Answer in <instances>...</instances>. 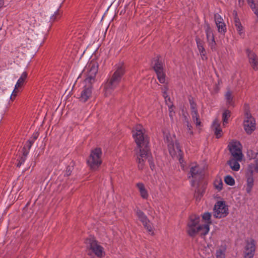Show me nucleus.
I'll use <instances>...</instances> for the list:
<instances>
[{"label":"nucleus","instance_id":"nucleus-7","mask_svg":"<svg viewBox=\"0 0 258 258\" xmlns=\"http://www.w3.org/2000/svg\"><path fill=\"white\" fill-rule=\"evenodd\" d=\"M87 71L86 78L85 82L87 84H91L94 82L95 77L98 72V64L96 62H91L86 67Z\"/></svg>","mask_w":258,"mask_h":258},{"label":"nucleus","instance_id":"nucleus-45","mask_svg":"<svg viewBox=\"0 0 258 258\" xmlns=\"http://www.w3.org/2000/svg\"><path fill=\"white\" fill-rule=\"evenodd\" d=\"M35 140H33L32 138L29 140H28L27 142H28L29 143H31V144L32 145L35 142Z\"/></svg>","mask_w":258,"mask_h":258},{"label":"nucleus","instance_id":"nucleus-1","mask_svg":"<svg viewBox=\"0 0 258 258\" xmlns=\"http://www.w3.org/2000/svg\"><path fill=\"white\" fill-rule=\"evenodd\" d=\"M133 136L139 149L137 155L139 168L142 169L145 161L148 160L150 168L153 170L155 166L148 146L149 141L143 127L140 124L137 125L133 131Z\"/></svg>","mask_w":258,"mask_h":258},{"label":"nucleus","instance_id":"nucleus-12","mask_svg":"<svg viewBox=\"0 0 258 258\" xmlns=\"http://www.w3.org/2000/svg\"><path fill=\"white\" fill-rule=\"evenodd\" d=\"M255 120L251 115L246 112L245 119L243 121L244 128L245 132L250 134L255 129Z\"/></svg>","mask_w":258,"mask_h":258},{"label":"nucleus","instance_id":"nucleus-10","mask_svg":"<svg viewBox=\"0 0 258 258\" xmlns=\"http://www.w3.org/2000/svg\"><path fill=\"white\" fill-rule=\"evenodd\" d=\"M136 216L150 234H153V227L145 213L139 209L135 210Z\"/></svg>","mask_w":258,"mask_h":258},{"label":"nucleus","instance_id":"nucleus-4","mask_svg":"<svg viewBox=\"0 0 258 258\" xmlns=\"http://www.w3.org/2000/svg\"><path fill=\"white\" fill-rule=\"evenodd\" d=\"M164 140L167 142L169 152L172 156H176L181 169L183 170L186 169V166L184 165V162L182 159V152L180 149L179 144L175 142V143L171 140V137L169 135H166L165 137Z\"/></svg>","mask_w":258,"mask_h":258},{"label":"nucleus","instance_id":"nucleus-9","mask_svg":"<svg viewBox=\"0 0 258 258\" xmlns=\"http://www.w3.org/2000/svg\"><path fill=\"white\" fill-rule=\"evenodd\" d=\"M189 178L191 177L193 180L191 181V185L194 186L198 183L203 177V170L199 165H195L191 167Z\"/></svg>","mask_w":258,"mask_h":258},{"label":"nucleus","instance_id":"nucleus-46","mask_svg":"<svg viewBox=\"0 0 258 258\" xmlns=\"http://www.w3.org/2000/svg\"><path fill=\"white\" fill-rule=\"evenodd\" d=\"M4 5V0H0V9Z\"/></svg>","mask_w":258,"mask_h":258},{"label":"nucleus","instance_id":"nucleus-14","mask_svg":"<svg viewBox=\"0 0 258 258\" xmlns=\"http://www.w3.org/2000/svg\"><path fill=\"white\" fill-rule=\"evenodd\" d=\"M255 242L253 239L247 241L244 251V258H252L255 251Z\"/></svg>","mask_w":258,"mask_h":258},{"label":"nucleus","instance_id":"nucleus-30","mask_svg":"<svg viewBox=\"0 0 258 258\" xmlns=\"http://www.w3.org/2000/svg\"><path fill=\"white\" fill-rule=\"evenodd\" d=\"M154 69L156 72L161 71L163 70L162 63L161 60L158 58L156 61L154 66Z\"/></svg>","mask_w":258,"mask_h":258},{"label":"nucleus","instance_id":"nucleus-19","mask_svg":"<svg viewBox=\"0 0 258 258\" xmlns=\"http://www.w3.org/2000/svg\"><path fill=\"white\" fill-rule=\"evenodd\" d=\"M234 25L235 26L236 30L237 33H238L239 35L241 38H244L245 36L244 30L238 18H235Z\"/></svg>","mask_w":258,"mask_h":258},{"label":"nucleus","instance_id":"nucleus-15","mask_svg":"<svg viewBox=\"0 0 258 258\" xmlns=\"http://www.w3.org/2000/svg\"><path fill=\"white\" fill-rule=\"evenodd\" d=\"M246 53L251 67L254 70H257L258 69V58L256 55L249 49L246 50Z\"/></svg>","mask_w":258,"mask_h":258},{"label":"nucleus","instance_id":"nucleus-21","mask_svg":"<svg viewBox=\"0 0 258 258\" xmlns=\"http://www.w3.org/2000/svg\"><path fill=\"white\" fill-rule=\"evenodd\" d=\"M242 160H238L237 158H233L230 159L228 162V164L230 166V168L234 171H238L240 168V165L239 162L241 161Z\"/></svg>","mask_w":258,"mask_h":258},{"label":"nucleus","instance_id":"nucleus-18","mask_svg":"<svg viewBox=\"0 0 258 258\" xmlns=\"http://www.w3.org/2000/svg\"><path fill=\"white\" fill-rule=\"evenodd\" d=\"M212 128L214 131L215 135L217 138H219L222 136V131L221 129L220 128V121L215 119L212 124Z\"/></svg>","mask_w":258,"mask_h":258},{"label":"nucleus","instance_id":"nucleus-13","mask_svg":"<svg viewBox=\"0 0 258 258\" xmlns=\"http://www.w3.org/2000/svg\"><path fill=\"white\" fill-rule=\"evenodd\" d=\"M206 33L207 36V41L208 45L212 51H216V43L215 41L214 34L212 29L209 25H207L206 28Z\"/></svg>","mask_w":258,"mask_h":258},{"label":"nucleus","instance_id":"nucleus-11","mask_svg":"<svg viewBox=\"0 0 258 258\" xmlns=\"http://www.w3.org/2000/svg\"><path fill=\"white\" fill-rule=\"evenodd\" d=\"M228 214V208L224 202L218 201L215 205L213 215L217 218L225 217Z\"/></svg>","mask_w":258,"mask_h":258},{"label":"nucleus","instance_id":"nucleus-35","mask_svg":"<svg viewBox=\"0 0 258 258\" xmlns=\"http://www.w3.org/2000/svg\"><path fill=\"white\" fill-rule=\"evenodd\" d=\"M189 101L190 103V108L191 109V111H196L197 109V104L193 100L192 98H189Z\"/></svg>","mask_w":258,"mask_h":258},{"label":"nucleus","instance_id":"nucleus-16","mask_svg":"<svg viewBox=\"0 0 258 258\" xmlns=\"http://www.w3.org/2000/svg\"><path fill=\"white\" fill-rule=\"evenodd\" d=\"M92 95V88L91 86L85 87L81 92L80 96V100L82 102H85Z\"/></svg>","mask_w":258,"mask_h":258},{"label":"nucleus","instance_id":"nucleus-37","mask_svg":"<svg viewBox=\"0 0 258 258\" xmlns=\"http://www.w3.org/2000/svg\"><path fill=\"white\" fill-rule=\"evenodd\" d=\"M216 24H220V23L223 22V19L221 16L218 14H216L214 16Z\"/></svg>","mask_w":258,"mask_h":258},{"label":"nucleus","instance_id":"nucleus-6","mask_svg":"<svg viewBox=\"0 0 258 258\" xmlns=\"http://www.w3.org/2000/svg\"><path fill=\"white\" fill-rule=\"evenodd\" d=\"M85 243L89 255H91L94 254L99 257H101L104 255V251L103 248L98 244V242L93 237L87 239Z\"/></svg>","mask_w":258,"mask_h":258},{"label":"nucleus","instance_id":"nucleus-24","mask_svg":"<svg viewBox=\"0 0 258 258\" xmlns=\"http://www.w3.org/2000/svg\"><path fill=\"white\" fill-rule=\"evenodd\" d=\"M225 98L226 101L227 105H228L229 106H233V95L232 92L231 91L228 90L226 92L225 94Z\"/></svg>","mask_w":258,"mask_h":258},{"label":"nucleus","instance_id":"nucleus-22","mask_svg":"<svg viewBox=\"0 0 258 258\" xmlns=\"http://www.w3.org/2000/svg\"><path fill=\"white\" fill-rule=\"evenodd\" d=\"M28 74L26 72H24L18 80L17 81L15 87L16 89H20L24 85L26 79L27 78Z\"/></svg>","mask_w":258,"mask_h":258},{"label":"nucleus","instance_id":"nucleus-2","mask_svg":"<svg viewBox=\"0 0 258 258\" xmlns=\"http://www.w3.org/2000/svg\"><path fill=\"white\" fill-rule=\"evenodd\" d=\"M211 215L210 213H205L202 216L205 224L200 225V217L196 215L191 216L188 223V234L191 236H194L198 233L201 235H206L210 230L209 225L211 224Z\"/></svg>","mask_w":258,"mask_h":258},{"label":"nucleus","instance_id":"nucleus-38","mask_svg":"<svg viewBox=\"0 0 258 258\" xmlns=\"http://www.w3.org/2000/svg\"><path fill=\"white\" fill-rule=\"evenodd\" d=\"M203 192L204 189H203L202 191H201L199 189H196L195 196L197 200L198 199H200L203 196Z\"/></svg>","mask_w":258,"mask_h":258},{"label":"nucleus","instance_id":"nucleus-43","mask_svg":"<svg viewBox=\"0 0 258 258\" xmlns=\"http://www.w3.org/2000/svg\"><path fill=\"white\" fill-rule=\"evenodd\" d=\"M169 116H170V117L172 118L173 116V113H172L173 106H172L171 107H169Z\"/></svg>","mask_w":258,"mask_h":258},{"label":"nucleus","instance_id":"nucleus-44","mask_svg":"<svg viewBox=\"0 0 258 258\" xmlns=\"http://www.w3.org/2000/svg\"><path fill=\"white\" fill-rule=\"evenodd\" d=\"M39 134L37 133H34L32 138L35 141L38 138Z\"/></svg>","mask_w":258,"mask_h":258},{"label":"nucleus","instance_id":"nucleus-47","mask_svg":"<svg viewBox=\"0 0 258 258\" xmlns=\"http://www.w3.org/2000/svg\"><path fill=\"white\" fill-rule=\"evenodd\" d=\"M243 2H244L243 0H242V1H241V0H239V5L241 6V5H243Z\"/></svg>","mask_w":258,"mask_h":258},{"label":"nucleus","instance_id":"nucleus-32","mask_svg":"<svg viewBox=\"0 0 258 258\" xmlns=\"http://www.w3.org/2000/svg\"><path fill=\"white\" fill-rule=\"evenodd\" d=\"M216 26L218 28L219 32L221 33H224L226 32V26L224 22H222L220 24H217Z\"/></svg>","mask_w":258,"mask_h":258},{"label":"nucleus","instance_id":"nucleus-39","mask_svg":"<svg viewBox=\"0 0 258 258\" xmlns=\"http://www.w3.org/2000/svg\"><path fill=\"white\" fill-rule=\"evenodd\" d=\"M26 159L25 157H21L17 164V167H20L22 164H24Z\"/></svg>","mask_w":258,"mask_h":258},{"label":"nucleus","instance_id":"nucleus-33","mask_svg":"<svg viewBox=\"0 0 258 258\" xmlns=\"http://www.w3.org/2000/svg\"><path fill=\"white\" fill-rule=\"evenodd\" d=\"M224 181L227 184L229 185H233L235 183L234 179L229 175L225 176Z\"/></svg>","mask_w":258,"mask_h":258},{"label":"nucleus","instance_id":"nucleus-31","mask_svg":"<svg viewBox=\"0 0 258 258\" xmlns=\"http://www.w3.org/2000/svg\"><path fill=\"white\" fill-rule=\"evenodd\" d=\"M214 186L215 187L219 190H221L223 187V182L220 178H217L214 181Z\"/></svg>","mask_w":258,"mask_h":258},{"label":"nucleus","instance_id":"nucleus-28","mask_svg":"<svg viewBox=\"0 0 258 258\" xmlns=\"http://www.w3.org/2000/svg\"><path fill=\"white\" fill-rule=\"evenodd\" d=\"M158 79L161 83H164L166 81L165 74L164 70L156 72Z\"/></svg>","mask_w":258,"mask_h":258},{"label":"nucleus","instance_id":"nucleus-42","mask_svg":"<svg viewBox=\"0 0 258 258\" xmlns=\"http://www.w3.org/2000/svg\"><path fill=\"white\" fill-rule=\"evenodd\" d=\"M23 150V156L22 157H25V159H26V157L29 153V150H28V149Z\"/></svg>","mask_w":258,"mask_h":258},{"label":"nucleus","instance_id":"nucleus-36","mask_svg":"<svg viewBox=\"0 0 258 258\" xmlns=\"http://www.w3.org/2000/svg\"><path fill=\"white\" fill-rule=\"evenodd\" d=\"M19 92V89H16V87L15 86V88H14L13 91L12 92V94L10 97V99L12 101L14 100L16 97L17 96Z\"/></svg>","mask_w":258,"mask_h":258},{"label":"nucleus","instance_id":"nucleus-17","mask_svg":"<svg viewBox=\"0 0 258 258\" xmlns=\"http://www.w3.org/2000/svg\"><path fill=\"white\" fill-rule=\"evenodd\" d=\"M136 186L138 188L141 197L144 199H147L149 197V194L144 184L142 182H138L136 184Z\"/></svg>","mask_w":258,"mask_h":258},{"label":"nucleus","instance_id":"nucleus-41","mask_svg":"<svg viewBox=\"0 0 258 258\" xmlns=\"http://www.w3.org/2000/svg\"><path fill=\"white\" fill-rule=\"evenodd\" d=\"M32 146V145L31 144V143H29L28 142H27L25 144L23 150L28 149V150H30Z\"/></svg>","mask_w":258,"mask_h":258},{"label":"nucleus","instance_id":"nucleus-48","mask_svg":"<svg viewBox=\"0 0 258 258\" xmlns=\"http://www.w3.org/2000/svg\"><path fill=\"white\" fill-rule=\"evenodd\" d=\"M70 174V173H68V172H67V175H69Z\"/></svg>","mask_w":258,"mask_h":258},{"label":"nucleus","instance_id":"nucleus-8","mask_svg":"<svg viewBox=\"0 0 258 258\" xmlns=\"http://www.w3.org/2000/svg\"><path fill=\"white\" fill-rule=\"evenodd\" d=\"M229 151L234 158L238 160H242L243 154L242 153V146L240 143L236 141H232L228 145Z\"/></svg>","mask_w":258,"mask_h":258},{"label":"nucleus","instance_id":"nucleus-20","mask_svg":"<svg viewBox=\"0 0 258 258\" xmlns=\"http://www.w3.org/2000/svg\"><path fill=\"white\" fill-rule=\"evenodd\" d=\"M196 40L198 50L202 57V59H204V57H206V51L204 46V43L200 38H196Z\"/></svg>","mask_w":258,"mask_h":258},{"label":"nucleus","instance_id":"nucleus-26","mask_svg":"<svg viewBox=\"0 0 258 258\" xmlns=\"http://www.w3.org/2000/svg\"><path fill=\"white\" fill-rule=\"evenodd\" d=\"M226 250L225 246H221L219 247L216 252V258H225Z\"/></svg>","mask_w":258,"mask_h":258},{"label":"nucleus","instance_id":"nucleus-5","mask_svg":"<svg viewBox=\"0 0 258 258\" xmlns=\"http://www.w3.org/2000/svg\"><path fill=\"white\" fill-rule=\"evenodd\" d=\"M102 152L99 148L92 150L87 160V164L92 170H96L102 162Z\"/></svg>","mask_w":258,"mask_h":258},{"label":"nucleus","instance_id":"nucleus-3","mask_svg":"<svg viewBox=\"0 0 258 258\" xmlns=\"http://www.w3.org/2000/svg\"><path fill=\"white\" fill-rule=\"evenodd\" d=\"M124 72L123 66H118L112 77L105 83L103 90L105 96H108L112 94L120 82Z\"/></svg>","mask_w":258,"mask_h":258},{"label":"nucleus","instance_id":"nucleus-40","mask_svg":"<svg viewBox=\"0 0 258 258\" xmlns=\"http://www.w3.org/2000/svg\"><path fill=\"white\" fill-rule=\"evenodd\" d=\"M186 125L188 130V133H189L190 135L192 134V132L191 131L192 129V126L190 125L188 121H186Z\"/></svg>","mask_w":258,"mask_h":258},{"label":"nucleus","instance_id":"nucleus-34","mask_svg":"<svg viewBox=\"0 0 258 258\" xmlns=\"http://www.w3.org/2000/svg\"><path fill=\"white\" fill-rule=\"evenodd\" d=\"M61 12L57 10L56 12H55L54 14L51 16L50 20L52 21H55L60 17Z\"/></svg>","mask_w":258,"mask_h":258},{"label":"nucleus","instance_id":"nucleus-23","mask_svg":"<svg viewBox=\"0 0 258 258\" xmlns=\"http://www.w3.org/2000/svg\"><path fill=\"white\" fill-rule=\"evenodd\" d=\"M249 6L256 15L258 21V2L255 0H246Z\"/></svg>","mask_w":258,"mask_h":258},{"label":"nucleus","instance_id":"nucleus-27","mask_svg":"<svg viewBox=\"0 0 258 258\" xmlns=\"http://www.w3.org/2000/svg\"><path fill=\"white\" fill-rule=\"evenodd\" d=\"M191 115L192 116V120L195 122L196 125H200L201 121L199 120V115L198 113V110L191 111Z\"/></svg>","mask_w":258,"mask_h":258},{"label":"nucleus","instance_id":"nucleus-25","mask_svg":"<svg viewBox=\"0 0 258 258\" xmlns=\"http://www.w3.org/2000/svg\"><path fill=\"white\" fill-rule=\"evenodd\" d=\"M168 88L165 86L162 88L163 96L164 98L165 101L168 107H171L173 106L172 102H171L170 98L168 96L167 94Z\"/></svg>","mask_w":258,"mask_h":258},{"label":"nucleus","instance_id":"nucleus-29","mask_svg":"<svg viewBox=\"0 0 258 258\" xmlns=\"http://www.w3.org/2000/svg\"><path fill=\"white\" fill-rule=\"evenodd\" d=\"M231 112L228 110H225L222 114L223 124L225 125L228 123V119L230 116Z\"/></svg>","mask_w":258,"mask_h":258}]
</instances>
